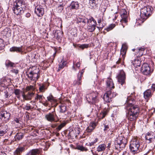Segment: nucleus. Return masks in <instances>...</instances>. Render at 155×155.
Wrapping results in <instances>:
<instances>
[{
  "label": "nucleus",
  "mask_w": 155,
  "mask_h": 155,
  "mask_svg": "<svg viewBox=\"0 0 155 155\" xmlns=\"http://www.w3.org/2000/svg\"><path fill=\"white\" fill-rule=\"evenodd\" d=\"M134 101L133 98L131 96H129L127 98L125 104V108L129 112H132V113L139 114L140 112L139 107L138 105H134L132 104Z\"/></svg>",
  "instance_id": "1"
},
{
  "label": "nucleus",
  "mask_w": 155,
  "mask_h": 155,
  "mask_svg": "<svg viewBox=\"0 0 155 155\" xmlns=\"http://www.w3.org/2000/svg\"><path fill=\"white\" fill-rule=\"evenodd\" d=\"M25 2L23 0H16L14 2L12 10L16 15H20L24 12V9L26 7Z\"/></svg>",
  "instance_id": "2"
},
{
  "label": "nucleus",
  "mask_w": 155,
  "mask_h": 155,
  "mask_svg": "<svg viewBox=\"0 0 155 155\" xmlns=\"http://www.w3.org/2000/svg\"><path fill=\"white\" fill-rule=\"evenodd\" d=\"M153 8L150 6H145L142 8L140 10V17L143 20H141L140 19L137 21V23H139L140 24L142 23L148 17L151 15L152 13Z\"/></svg>",
  "instance_id": "3"
},
{
  "label": "nucleus",
  "mask_w": 155,
  "mask_h": 155,
  "mask_svg": "<svg viewBox=\"0 0 155 155\" xmlns=\"http://www.w3.org/2000/svg\"><path fill=\"white\" fill-rule=\"evenodd\" d=\"M30 68L26 72L27 75L30 80L35 82L40 77L39 70L38 68L35 66L32 67L31 68V70L30 71Z\"/></svg>",
  "instance_id": "4"
},
{
  "label": "nucleus",
  "mask_w": 155,
  "mask_h": 155,
  "mask_svg": "<svg viewBox=\"0 0 155 155\" xmlns=\"http://www.w3.org/2000/svg\"><path fill=\"white\" fill-rule=\"evenodd\" d=\"M35 87L32 85L27 86L24 91L22 94L23 99L26 100H30L31 99L34 94Z\"/></svg>",
  "instance_id": "5"
},
{
  "label": "nucleus",
  "mask_w": 155,
  "mask_h": 155,
  "mask_svg": "<svg viewBox=\"0 0 155 155\" xmlns=\"http://www.w3.org/2000/svg\"><path fill=\"white\" fill-rule=\"evenodd\" d=\"M140 142L137 139L134 138L130 142L129 146L130 152L134 154L140 152L141 150Z\"/></svg>",
  "instance_id": "6"
},
{
  "label": "nucleus",
  "mask_w": 155,
  "mask_h": 155,
  "mask_svg": "<svg viewBox=\"0 0 155 155\" xmlns=\"http://www.w3.org/2000/svg\"><path fill=\"white\" fill-rule=\"evenodd\" d=\"M127 143V140L125 137L122 136H119L115 140V148L117 149H118V147L124 148Z\"/></svg>",
  "instance_id": "7"
},
{
  "label": "nucleus",
  "mask_w": 155,
  "mask_h": 155,
  "mask_svg": "<svg viewBox=\"0 0 155 155\" xmlns=\"http://www.w3.org/2000/svg\"><path fill=\"white\" fill-rule=\"evenodd\" d=\"M87 29L90 32H93L94 31L96 27L97 22L93 17H91L87 20Z\"/></svg>",
  "instance_id": "8"
},
{
  "label": "nucleus",
  "mask_w": 155,
  "mask_h": 155,
  "mask_svg": "<svg viewBox=\"0 0 155 155\" xmlns=\"http://www.w3.org/2000/svg\"><path fill=\"white\" fill-rule=\"evenodd\" d=\"M126 10L124 9H122L121 11L120 15L122 18L120 22H121L123 28L127 25V16Z\"/></svg>",
  "instance_id": "9"
},
{
  "label": "nucleus",
  "mask_w": 155,
  "mask_h": 155,
  "mask_svg": "<svg viewBox=\"0 0 155 155\" xmlns=\"http://www.w3.org/2000/svg\"><path fill=\"white\" fill-rule=\"evenodd\" d=\"M10 114L5 110H2L0 112V119L5 123L8 122L10 119Z\"/></svg>",
  "instance_id": "10"
},
{
  "label": "nucleus",
  "mask_w": 155,
  "mask_h": 155,
  "mask_svg": "<svg viewBox=\"0 0 155 155\" xmlns=\"http://www.w3.org/2000/svg\"><path fill=\"white\" fill-rule=\"evenodd\" d=\"M141 71L143 74L146 75H150L151 73L150 68L147 63L143 64L141 67Z\"/></svg>",
  "instance_id": "11"
},
{
  "label": "nucleus",
  "mask_w": 155,
  "mask_h": 155,
  "mask_svg": "<svg viewBox=\"0 0 155 155\" xmlns=\"http://www.w3.org/2000/svg\"><path fill=\"white\" fill-rule=\"evenodd\" d=\"M56 117H57L58 116L54 111L46 114L45 116V118L46 120L51 122L57 121L55 120Z\"/></svg>",
  "instance_id": "12"
},
{
  "label": "nucleus",
  "mask_w": 155,
  "mask_h": 155,
  "mask_svg": "<svg viewBox=\"0 0 155 155\" xmlns=\"http://www.w3.org/2000/svg\"><path fill=\"white\" fill-rule=\"evenodd\" d=\"M98 93L97 92H93L91 93L90 94V97L87 96L86 98L87 101L89 103H90V101H89L88 100V97H89V98L91 99V103L93 104H94L96 105V104L99 101V100L98 98Z\"/></svg>",
  "instance_id": "13"
},
{
  "label": "nucleus",
  "mask_w": 155,
  "mask_h": 155,
  "mask_svg": "<svg viewBox=\"0 0 155 155\" xmlns=\"http://www.w3.org/2000/svg\"><path fill=\"white\" fill-rule=\"evenodd\" d=\"M125 74L124 71L123 70H120L118 76V80L120 84L122 86L125 83Z\"/></svg>",
  "instance_id": "14"
},
{
  "label": "nucleus",
  "mask_w": 155,
  "mask_h": 155,
  "mask_svg": "<svg viewBox=\"0 0 155 155\" xmlns=\"http://www.w3.org/2000/svg\"><path fill=\"white\" fill-rule=\"evenodd\" d=\"M139 114L133 113L128 112L127 115V119L129 120L133 121L135 123L138 116Z\"/></svg>",
  "instance_id": "15"
},
{
  "label": "nucleus",
  "mask_w": 155,
  "mask_h": 155,
  "mask_svg": "<svg viewBox=\"0 0 155 155\" xmlns=\"http://www.w3.org/2000/svg\"><path fill=\"white\" fill-rule=\"evenodd\" d=\"M145 138L146 140V142L148 143L152 142L154 141L155 138L154 134L152 132L150 133H147L145 136Z\"/></svg>",
  "instance_id": "16"
},
{
  "label": "nucleus",
  "mask_w": 155,
  "mask_h": 155,
  "mask_svg": "<svg viewBox=\"0 0 155 155\" xmlns=\"http://www.w3.org/2000/svg\"><path fill=\"white\" fill-rule=\"evenodd\" d=\"M35 12L39 17L43 15L44 13V9L40 6H37L35 9Z\"/></svg>",
  "instance_id": "17"
},
{
  "label": "nucleus",
  "mask_w": 155,
  "mask_h": 155,
  "mask_svg": "<svg viewBox=\"0 0 155 155\" xmlns=\"http://www.w3.org/2000/svg\"><path fill=\"white\" fill-rule=\"evenodd\" d=\"M82 73H78L77 75V80H74V81L73 84L74 85H79L81 84Z\"/></svg>",
  "instance_id": "18"
},
{
  "label": "nucleus",
  "mask_w": 155,
  "mask_h": 155,
  "mask_svg": "<svg viewBox=\"0 0 155 155\" xmlns=\"http://www.w3.org/2000/svg\"><path fill=\"white\" fill-rule=\"evenodd\" d=\"M8 130V126L7 125L4 124L0 126V136H3Z\"/></svg>",
  "instance_id": "19"
},
{
  "label": "nucleus",
  "mask_w": 155,
  "mask_h": 155,
  "mask_svg": "<svg viewBox=\"0 0 155 155\" xmlns=\"http://www.w3.org/2000/svg\"><path fill=\"white\" fill-rule=\"evenodd\" d=\"M96 126V124L95 123H91L86 129L87 132L88 133L92 132L95 128Z\"/></svg>",
  "instance_id": "20"
},
{
  "label": "nucleus",
  "mask_w": 155,
  "mask_h": 155,
  "mask_svg": "<svg viewBox=\"0 0 155 155\" xmlns=\"http://www.w3.org/2000/svg\"><path fill=\"white\" fill-rule=\"evenodd\" d=\"M106 84L107 87L111 89L114 88V84L112 81V80L110 78H108L106 81Z\"/></svg>",
  "instance_id": "21"
},
{
  "label": "nucleus",
  "mask_w": 155,
  "mask_h": 155,
  "mask_svg": "<svg viewBox=\"0 0 155 155\" xmlns=\"http://www.w3.org/2000/svg\"><path fill=\"white\" fill-rule=\"evenodd\" d=\"M24 150V147H18L14 152V155H20Z\"/></svg>",
  "instance_id": "22"
},
{
  "label": "nucleus",
  "mask_w": 155,
  "mask_h": 155,
  "mask_svg": "<svg viewBox=\"0 0 155 155\" xmlns=\"http://www.w3.org/2000/svg\"><path fill=\"white\" fill-rule=\"evenodd\" d=\"M131 63L132 66L135 68L140 67V61L137 58L132 61Z\"/></svg>",
  "instance_id": "23"
},
{
  "label": "nucleus",
  "mask_w": 155,
  "mask_h": 155,
  "mask_svg": "<svg viewBox=\"0 0 155 155\" xmlns=\"http://www.w3.org/2000/svg\"><path fill=\"white\" fill-rule=\"evenodd\" d=\"M79 7V5L77 2H72L70 5V8L71 9H78Z\"/></svg>",
  "instance_id": "24"
},
{
  "label": "nucleus",
  "mask_w": 155,
  "mask_h": 155,
  "mask_svg": "<svg viewBox=\"0 0 155 155\" xmlns=\"http://www.w3.org/2000/svg\"><path fill=\"white\" fill-rule=\"evenodd\" d=\"M109 93L107 92L105 93L103 96V99L104 101L106 102H110L112 101V99L110 97Z\"/></svg>",
  "instance_id": "25"
},
{
  "label": "nucleus",
  "mask_w": 155,
  "mask_h": 155,
  "mask_svg": "<svg viewBox=\"0 0 155 155\" xmlns=\"http://www.w3.org/2000/svg\"><path fill=\"white\" fill-rule=\"evenodd\" d=\"M22 46L18 47H12L10 49V51L11 52H20L22 51Z\"/></svg>",
  "instance_id": "26"
},
{
  "label": "nucleus",
  "mask_w": 155,
  "mask_h": 155,
  "mask_svg": "<svg viewBox=\"0 0 155 155\" xmlns=\"http://www.w3.org/2000/svg\"><path fill=\"white\" fill-rule=\"evenodd\" d=\"M127 49V46L123 44L120 50V53L124 58Z\"/></svg>",
  "instance_id": "27"
},
{
  "label": "nucleus",
  "mask_w": 155,
  "mask_h": 155,
  "mask_svg": "<svg viewBox=\"0 0 155 155\" xmlns=\"http://www.w3.org/2000/svg\"><path fill=\"white\" fill-rule=\"evenodd\" d=\"M106 147V146L105 144H100L97 148V151L98 152L103 151L105 150Z\"/></svg>",
  "instance_id": "28"
},
{
  "label": "nucleus",
  "mask_w": 155,
  "mask_h": 155,
  "mask_svg": "<svg viewBox=\"0 0 155 155\" xmlns=\"http://www.w3.org/2000/svg\"><path fill=\"white\" fill-rule=\"evenodd\" d=\"M24 135L21 133H18L16 134L15 137V140L16 141H19L21 140L23 137Z\"/></svg>",
  "instance_id": "29"
},
{
  "label": "nucleus",
  "mask_w": 155,
  "mask_h": 155,
  "mask_svg": "<svg viewBox=\"0 0 155 155\" xmlns=\"http://www.w3.org/2000/svg\"><path fill=\"white\" fill-rule=\"evenodd\" d=\"M38 149H32L28 152L26 155H36L38 153Z\"/></svg>",
  "instance_id": "30"
},
{
  "label": "nucleus",
  "mask_w": 155,
  "mask_h": 155,
  "mask_svg": "<svg viewBox=\"0 0 155 155\" xmlns=\"http://www.w3.org/2000/svg\"><path fill=\"white\" fill-rule=\"evenodd\" d=\"M144 97L145 99L148 98L151 96V91L148 89L145 91L143 93Z\"/></svg>",
  "instance_id": "31"
},
{
  "label": "nucleus",
  "mask_w": 155,
  "mask_h": 155,
  "mask_svg": "<svg viewBox=\"0 0 155 155\" xmlns=\"http://www.w3.org/2000/svg\"><path fill=\"white\" fill-rule=\"evenodd\" d=\"M103 18H100L98 19L97 23L98 24V26H97V28H103L104 26V25L103 24Z\"/></svg>",
  "instance_id": "32"
},
{
  "label": "nucleus",
  "mask_w": 155,
  "mask_h": 155,
  "mask_svg": "<svg viewBox=\"0 0 155 155\" xmlns=\"http://www.w3.org/2000/svg\"><path fill=\"white\" fill-rule=\"evenodd\" d=\"M108 110L107 109H105L103 111L100 113L99 116V118L102 119L104 118L105 116L107 115Z\"/></svg>",
  "instance_id": "33"
},
{
  "label": "nucleus",
  "mask_w": 155,
  "mask_h": 155,
  "mask_svg": "<svg viewBox=\"0 0 155 155\" xmlns=\"http://www.w3.org/2000/svg\"><path fill=\"white\" fill-rule=\"evenodd\" d=\"M67 64V62L65 61H64L61 62L59 65L58 68L57 70L58 71H60V70L63 69L65 66H66Z\"/></svg>",
  "instance_id": "34"
},
{
  "label": "nucleus",
  "mask_w": 155,
  "mask_h": 155,
  "mask_svg": "<svg viewBox=\"0 0 155 155\" xmlns=\"http://www.w3.org/2000/svg\"><path fill=\"white\" fill-rule=\"evenodd\" d=\"M60 112L61 113H64L66 111V107L64 104H61L59 106Z\"/></svg>",
  "instance_id": "35"
},
{
  "label": "nucleus",
  "mask_w": 155,
  "mask_h": 155,
  "mask_svg": "<svg viewBox=\"0 0 155 155\" xmlns=\"http://www.w3.org/2000/svg\"><path fill=\"white\" fill-rule=\"evenodd\" d=\"M76 149L80 150L82 151H86L88 150V149L87 148L84 147L82 146L79 145H78L77 146Z\"/></svg>",
  "instance_id": "36"
},
{
  "label": "nucleus",
  "mask_w": 155,
  "mask_h": 155,
  "mask_svg": "<svg viewBox=\"0 0 155 155\" xmlns=\"http://www.w3.org/2000/svg\"><path fill=\"white\" fill-rule=\"evenodd\" d=\"M5 65L7 67H14L15 65V64L10 61L9 60H6L5 63Z\"/></svg>",
  "instance_id": "37"
},
{
  "label": "nucleus",
  "mask_w": 155,
  "mask_h": 155,
  "mask_svg": "<svg viewBox=\"0 0 155 155\" xmlns=\"http://www.w3.org/2000/svg\"><path fill=\"white\" fill-rule=\"evenodd\" d=\"M88 19L87 18L78 17L77 18V21L78 23H82L85 24L86 21H87V20Z\"/></svg>",
  "instance_id": "38"
},
{
  "label": "nucleus",
  "mask_w": 155,
  "mask_h": 155,
  "mask_svg": "<svg viewBox=\"0 0 155 155\" xmlns=\"http://www.w3.org/2000/svg\"><path fill=\"white\" fill-rule=\"evenodd\" d=\"M104 130L105 131V132L106 133H107L109 135L110 133L109 132V131L110 130V129L109 128V127L108 125H106L105 124H104Z\"/></svg>",
  "instance_id": "39"
},
{
  "label": "nucleus",
  "mask_w": 155,
  "mask_h": 155,
  "mask_svg": "<svg viewBox=\"0 0 155 155\" xmlns=\"http://www.w3.org/2000/svg\"><path fill=\"white\" fill-rule=\"evenodd\" d=\"M48 100L51 102H54L55 101V99L53 96L51 94L47 97Z\"/></svg>",
  "instance_id": "40"
},
{
  "label": "nucleus",
  "mask_w": 155,
  "mask_h": 155,
  "mask_svg": "<svg viewBox=\"0 0 155 155\" xmlns=\"http://www.w3.org/2000/svg\"><path fill=\"white\" fill-rule=\"evenodd\" d=\"M98 141V139L97 138L95 139L92 142H91L90 143H89L88 144H87V145L89 146H93Z\"/></svg>",
  "instance_id": "41"
},
{
  "label": "nucleus",
  "mask_w": 155,
  "mask_h": 155,
  "mask_svg": "<svg viewBox=\"0 0 155 155\" xmlns=\"http://www.w3.org/2000/svg\"><path fill=\"white\" fill-rule=\"evenodd\" d=\"M89 4L91 7H94L96 5L95 0H89Z\"/></svg>",
  "instance_id": "42"
},
{
  "label": "nucleus",
  "mask_w": 155,
  "mask_h": 155,
  "mask_svg": "<svg viewBox=\"0 0 155 155\" xmlns=\"http://www.w3.org/2000/svg\"><path fill=\"white\" fill-rule=\"evenodd\" d=\"M62 33L60 31H58L55 32V36L58 38H60L62 35Z\"/></svg>",
  "instance_id": "43"
},
{
  "label": "nucleus",
  "mask_w": 155,
  "mask_h": 155,
  "mask_svg": "<svg viewBox=\"0 0 155 155\" xmlns=\"http://www.w3.org/2000/svg\"><path fill=\"white\" fill-rule=\"evenodd\" d=\"M78 46L79 48L82 49H84V48H87L88 47V45L87 44H84L79 45Z\"/></svg>",
  "instance_id": "44"
},
{
  "label": "nucleus",
  "mask_w": 155,
  "mask_h": 155,
  "mask_svg": "<svg viewBox=\"0 0 155 155\" xmlns=\"http://www.w3.org/2000/svg\"><path fill=\"white\" fill-rule=\"evenodd\" d=\"M66 124V123H63L61 124L57 128V130H60Z\"/></svg>",
  "instance_id": "45"
},
{
  "label": "nucleus",
  "mask_w": 155,
  "mask_h": 155,
  "mask_svg": "<svg viewBox=\"0 0 155 155\" xmlns=\"http://www.w3.org/2000/svg\"><path fill=\"white\" fill-rule=\"evenodd\" d=\"M57 9L58 10V12H61L63 9V8L62 5L61 4L57 8Z\"/></svg>",
  "instance_id": "46"
},
{
  "label": "nucleus",
  "mask_w": 155,
  "mask_h": 155,
  "mask_svg": "<svg viewBox=\"0 0 155 155\" xmlns=\"http://www.w3.org/2000/svg\"><path fill=\"white\" fill-rule=\"evenodd\" d=\"M108 93H109L110 97L111 98L112 97H114L116 95V94L115 93H111L110 91H107Z\"/></svg>",
  "instance_id": "47"
},
{
  "label": "nucleus",
  "mask_w": 155,
  "mask_h": 155,
  "mask_svg": "<svg viewBox=\"0 0 155 155\" xmlns=\"http://www.w3.org/2000/svg\"><path fill=\"white\" fill-rule=\"evenodd\" d=\"M42 96L41 95H39L38 94H36V96L35 97V100H41L42 99Z\"/></svg>",
  "instance_id": "48"
},
{
  "label": "nucleus",
  "mask_w": 155,
  "mask_h": 155,
  "mask_svg": "<svg viewBox=\"0 0 155 155\" xmlns=\"http://www.w3.org/2000/svg\"><path fill=\"white\" fill-rule=\"evenodd\" d=\"M45 89V86L44 85H42L40 86L39 87V90L40 91H43Z\"/></svg>",
  "instance_id": "49"
},
{
  "label": "nucleus",
  "mask_w": 155,
  "mask_h": 155,
  "mask_svg": "<svg viewBox=\"0 0 155 155\" xmlns=\"http://www.w3.org/2000/svg\"><path fill=\"white\" fill-rule=\"evenodd\" d=\"M20 90L18 89H16L15 90L14 93L15 95H18L20 94Z\"/></svg>",
  "instance_id": "50"
},
{
  "label": "nucleus",
  "mask_w": 155,
  "mask_h": 155,
  "mask_svg": "<svg viewBox=\"0 0 155 155\" xmlns=\"http://www.w3.org/2000/svg\"><path fill=\"white\" fill-rule=\"evenodd\" d=\"M14 121L17 124V125L20 123V120L19 118H15L14 120Z\"/></svg>",
  "instance_id": "51"
},
{
  "label": "nucleus",
  "mask_w": 155,
  "mask_h": 155,
  "mask_svg": "<svg viewBox=\"0 0 155 155\" xmlns=\"http://www.w3.org/2000/svg\"><path fill=\"white\" fill-rule=\"evenodd\" d=\"M12 72L17 74L18 73V70L17 69H12L11 70Z\"/></svg>",
  "instance_id": "52"
},
{
  "label": "nucleus",
  "mask_w": 155,
  "mask_h": 155,
  "mask_svg": "<svg viewBox=\"0 0 155 155\" xmlns=\"http://www.w3.org/2000/svg\"><path fill=\"white\" fill-rule=\"evenodd\" d=\"M75 67L79 68L80 66V64L79 62H77L76 64H74Z\"/></svg>",
  "instance_id": "53"
},
{
  "label": "nucleus",
  "mask_w": 155,
  "mask_h": 155,
  "mask_svg": "<svg viewBox=\"0 0 155 155\" xmlns=\"http://www.w3.org/2000/svg\"><path fill=\"white\" fill-rule=\"evenodd\" d=\"M105 30H106L107 31H110L112 30V29L111 28H110V25H109L108 27H107V28H106L105 29Z\"/></svg>",
  "instance_id": "54"
},
{
  "label": "nucleus",
  "mask_w": 155,
  "mask_h": 155,
  "mask_svg": "<svg viewBox=\"0 0 155 155\" xmlns=\"http://www.w3.org/2000/svg\"><path fill=\"white\" fill-rule=\"evenodd\" d=\"M25 109L26 110H29L31 109V107L27 105L25 107Z\"/></svg>",
  "instance_id": "55"
},
{
  "label": "nucleus",
  "mask_w": 155,
  "mask_h": 155,
  "mask_svg": "<svg viewBox=\"0 0 155 155\" xmlns=\"http://www.w3.org/2000/svg\"><path fill=\"white\" fill-rule=\"evenodd\" d=\"M110 27L111 28V29L112 30L114 28L116 25L115 24H111L110 25Z\"/></svg>",
  "instance_id": "56"
},
{
  "label": "nucleus",
  "mask_w": 155,
  "mask_h": 155,
  "mask_svg": "<svg viewBox=\"0 0 155 155\" xmlns=\"http://www.w3.org/2000/svg\"><path fill=\"white\" fill-rule=\"evenodd\" d=\"M4 93L5 94V96L6 98H8V92L7 91H5L4 92Z\"/></svg>",
  "instance_id": "57"
},
{
  "label": "nucleus",
  "mask_w": 155,
  "mask_h": 155,
  "mask_svg": "<svg viewBox=\"0 0 155 155\" xmlns=\"http://www.w3.org/2000/svg\"><path fill=\"white\" fill-rule=\"evenodd\" d=\"M31 16V14L30 13L28 12L25 14V16L27 18H29Z\"/></svg>",
  "instance_id": "58"
},
{
  "label": "nucleus",
  "mask_w": 155,
  "mask_h": 155,
  "mask_svg": "<svg viewBox=\"0 0 155 155\" xmlns=\"http://www.w3.org/2000/svg\"><path fill=\"white\" fill-rule=\"evenodd\" d=\"M145 48H141L139 49V51L140 52L144 51Z\"/></svg>",
  "instance_id": "59"
},
{
  "label": "nucleus",
  "mask_w": 155,
  "mask_h": 155,
  "mask_svg": "<svg viewBox=\"0 0 155 155\" xmlns=\"http://www.w3.org/2000/svg\"><path fill=\"white\" fill-rule=\"evenodd\" d=\"M75 66L73 64V65L72 67V69L74 71H77V68H75Z\"/></svg>",
  "instance_id": "60"
},
{
  "label": "nucleus",
  "mask_w": 155,
  "mask_h": 155,
  "mask_svg": "<svg viewBox=\"0 0 155 155\" xmlns=\"http://www.w3.org/2000/svg\"><path fill=\"white\" fill-rule=\"evenodd\" d=\"M152 89L153 90H155V84H153L152 86Z\"/></svg>",
  "instance_id": "61"
},
{
  "label": "nucleus",
  "mask_w": 155,
  "mask_h": 155,
  "mask_svg": "<svg viewBox=\"0 0 155 155\" xmlns=\"http://www.w3.org/2000/svg\"><path fill=\"white\" fill-rule=\"evenodd\" d=\"M0 155H7L6 154L4 153H0Z\"/></svg>",
  "instance_id": "62"
},
{
  "label": "nucleus",
  "mask_w": 155,
  "mask_h": 155,
  "mask_svg": "<svg viewBox=\"0 0 155 155\" xmlns=\"http://www.w3.org/2000/svg\"><path fill=\"white\" fill-rule=\"evenodd\" d=\"M120 60H121V59L119 58V60H118V61H117V62H116L117 63V64L119 63L120 62Z\"/></svg>",
  "instance_id": "63"
},
{
  "label": "nucleus",
  "mask_w": 155,
  "mask_h": 155,
  "mask_svg": "<svg viewBox=\"0 0 155 155\" xmlns=\"http://www.w3.org/2000/svg\"><path fill=\"white\" fill-rule=\"evenodd\" d=\"M110 145H111V143H108V146L107 147V148H109L110 147Z\"/></svg>",
  "instance_id": "64"
}]
</instances>
